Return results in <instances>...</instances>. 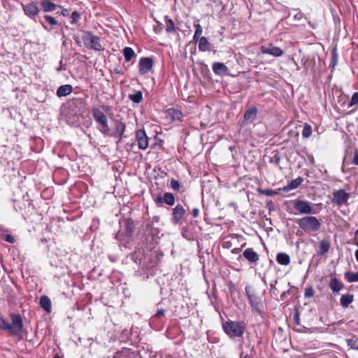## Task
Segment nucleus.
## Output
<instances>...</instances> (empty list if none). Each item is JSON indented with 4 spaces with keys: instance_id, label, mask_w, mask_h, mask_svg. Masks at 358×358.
Here are the masks:
<instances>
[{
    "instance_id": "bf43d9fd",
    "label": "nucleus",
    "mask_w": 358,
    "mask_h": 358,
    "mask_svg": "<svg viewBox=\"0 0 358 358\" xmlns=\"http://www.w3.org/2000/svg\"><path fill=\"white\" fill-rule=\"evenodd\" d=\"M102 108L104 109V110H107L108 108V107L107 106H102Z\"/></svg>"
},
{
    "instance_id": "cd10ccee",
    "label": "nucleus",
    "mask_w": 358,
    "mask_h": 358,
    "mask_svg": "<svg viewBox=\"0 0 358 358\" xmlns=\"http://www.w3.org/2000/svg\"><path fill=\"white\" fill-rule=\"evenodd\" d=\"M123 54L127 62H129L135 56L134 50L129 47H126L123 49Z\"/></svg>"
},
{
    "instance_id": "a211bd4d",
    "label": "nucleus",
    "mask_w": 358,
    "mask_h": 358,
    "mask_svg": "<svg viewBox=\"0 0 358 358\" xmlns=\"http://www.w3.org/2000/svg\"><path fill=\"white\" fill-rule=\"evenodd\" d=\"M319 247L320 249L317 252L316 255L320 257L329 252L331 245L329 241L324 239L320 241Z\"/></svg>"
},
{
    "instance_id": "37998d69",
    "label": "nucleus",
    "mask_w": 358,
    "mask_h": 358,
    "mask_svg": "<svg viewBox=\"0 0 358 358\" xmlns=\"http://www.w3.org/2000/svg\"><path fill=\"white\" fill-rule=\"evenodd\" d=\"M45 20L48 21V22H57V21L55 20L54 17L50 15H45Z\"/></svg>"
},
{
    "instance_id": "e433bc0d",
    "label": "nucleus",
    "mask_w": 358,
    "mask_h": 358,
    "mask_svg": "<svg viewBox=\"0 0 358 358\" xmlns=\"http://www.w3.org/2000/svg\"><path fill=\"white\" fill-rule=\"evenodd\" d=\"M347 343L348 345L350 347V348L358 350V342L356 340L348 339Z\"/></svg>"
},
{
    "instance_id": "f3484780",
    "label": "nucleus",
    "mask_w": 358,
    "mask_h": 358,
    "mask_svg": "<svg viewBox=\"0 0 358 358\" xmlns=\"http://www.w3.org/2000/svg\"><path fill=\"white\" fill-rule=\"evenodd\" d=\"M24 13L27 15L35 16L38 12V8L36 3L31 2L23 6Z\"/></svg>"
},
{
    "instance_id": "20e7f679",
    "label": "nucleus",
    "mask_w": 358,
    "mask_h": 358,
    "mask_svg": "<svg viewBox=\"0 0 358 358\" xmlns=\"http://www.w3.org/2000/svg\"><path fill=\"white\" fill-rule=\"evenodd\" d=\"M92 116L98 123L97 129L99 131L103 134H108V123L106 115L98 108H94L92 110Z\"/></svg>"
},
{
    "instance_id": "6e6552de",
    "label": "nucleus",
    "mask_w": 358,
    "mask_h": 358,
    "mask_svg": "<svg viewBox=\"0 0 358 358\" xmlns=\"http://www.w3.org/2000/svg\"><path fill=\"white\" fill-rule=\"evenodd\" d=\"M126 125L124 122L120 120H116L114 123V129L110 131L108 127V134H103L105 136H109L113 138H117V143L122 141L125 131Z\"/></svg>"
},
{
    "instance_id": "49530a36",
    "label": "nucleus",
    "mask_w": 358,
    "mask_h": 358,
    "mask_svg": "<svg viewBox=\"0 0 358 358\" xmlns=\"http://www.w3.org/2000/svg\"><path fill=\"white\" fill-rule=\"evenodd\" d=\"M6 241L9 243H13L15 239L11 235H7L6 237Z\"/></svg>"
},
{
    "instance_id": "052dcab7",
    "label": "nucleus",
    "mask_w": 358,
    "mask_h": 358,
    "mask_svg": "<svg viewBox=\"0 0 358 358\" xmlns=\"http://www.w3.org/2000/svg\"><path fill=\"white\" fill-rule=\"evenodd\" d=\"M246 245V243H244L241 245V248H244Z\"/></svg>"
},
{
    "instance_id": "7ed1b4c3",
    "label": "nucleus",
    "mask_w": 358,
    "mask_h": 358,
    "mask_svg": "<svg viewBox=\"0 0 358 358\" xmlns=\"http://www.w3.org/2000/svg\"><path fill=\"white\" fill-rule=\"evenodd\" d=\"M300 229L306 233L317 231L321 227L320 221L314 216H306L297 221Z\"/></svg>"
},
{
    "instance_id": "72a5a7b5",
    "label": "nucleus",
    "mask_w": 358,
    "mask_h": 358,
    "mask_svg": "<svg viewBox=\"0 0 358 358\" xmlns=\"http://www.w3.org/2000/svg\"><path fill=\"white\" fill-rule=\"evenodd\" d=\"M357 104H358V92H356L352 94L348 106L352 107Z\"/></svg>"
},
{
    "instance_id": "a18cd8bd",
    "label": "nucleus",
    "mask_w": 358,
    "mask_h": 358,
    "mask_svg": "<svg viewBox=\"0 0 358 358\" xmlns=\"http://www.w3.org/2000/svg\"><path fill=\"white\" fill-rule=\"evenodd\" d=\"M199 214V210L198 208H194L192 210V215L194 217H196Z\"/></svg>"
},
{
    "instance_id": "5701e85b",
    "label": "nucleus",
    "mask_w": 358,
    "mask_h": 358,
    "mask_svg": "<svg viewBox=\"0 0 358 358\" xmlns=\"http://www.w3.org/2000/svg\"><path fill=\"white\" fill-rule=\"evenodd\" d=\"M167 114L173 121L181 120L182 117V113L179 110L174 108L168 109Z\"/></svg>"
},
{
    "instance_id": "6e6d98bb",
    "label": "nucleus",
    "mask_w": 358,
    "mask_h": 358,
    "mask_svg": "<svg viewBox=\"0 0 358 358\" xmlns=\"http://www.w3.org/2000/svg\"><path fill=\"white\" fill-rule=\"evenodd\" d=\"M153 220L155 221V222H158L159 220V217L158 216H155L153 217Z\"/></svg>"
},
{
    "instance_id": "09e8293b",
    "label": "nucleus",
    "mask_w": 358,
    "mask_h": 358,
    "mask_svg": "<svg viewBox=\"0 0 358 358\" xmlns=\"http://www.w3.org/2000/svg\"><path fill=\"white\" fill-rule=\"evenodd\" d=\"M159 24H157V25L153 26V29L156 33H158L159 31V29H161Z\"/></svg>"
},
{
    "instance_id": "6ab92c4d",
    "label": "nucleus",
    "mask_w": 358,
    "mask_h": 358,
    "mask_svg": "<svg viewBox=\"0 0 358 358\" xmlns=\"http://www.w3.org/2000/svg\"><path fill=\"white\" fill-rule=\"evenodd\" d=\"M73 91V87L71 85H61L57 90V95L59 97L66 96L70 94Z\"/></svg>"
},
{
    "instance_id": "a19ab883",
    "label": "nucleus",
    "mask_w": 358,
    "mask_h": 358,
    "mask_svg": "<svg viewBox=\"0 0 358 358\" xmlns=\"http://www.w3.org/2000/svg\"><path fill=\"white\" fill-rule=\"evenodd\" d=\"M353 164L358 165V150H356L352 159Z\"/></svg>"
},
{
    "instance_id": "4d7b16f0",
    "label": "nucleus",
    "mask_w": 358,
    "mask_h": 358,
    "mask_svg": "<svg viewBox=\"0 0 358 358\" xmlns=\"http://www.w3.org/2000/svg\"><path fill=\"white\" fill-rule=\"evenodd\" d=\"M241 358H252L250 356L246 355L245 356H241Z\"/></svg>"
},
{
    "instance_id": "9d476101",
    "label": "nucleus",
    "mask_w": 358,
    "mask_h": 358,
    "mask_svg": "<svg viewBox=\"0 0 358 358\" xmlns=\"http://www.w3.org/2000/svg\"><path fill=\"white\" fill-rule=\"evenodd\" d=\"M136 137L138 141V148L141 150H145L148 147V138L143 129L137 130Z\"/></svg>"
},
{
    "instance_id": "a878e982",
    "label": "nucleus",
    "mask_w": 358,
    "mask_h": 358,
    "mask_svg": "<svg viewBox=\"0 0 358 358\" xmlns=\"http://www.w3.org/2000/svg\"><path fill=\"white\" fill-rule=\"evenodd\" d=\"M199 42V50L200 51L210 50V43L206 37H201Z\"/></svg>"
},
{
    "instance_id": "c9c22d12",
    "label": "nucleus",
    "mask_w": 358,
    "mask_h": 358,
    "mask_svg": "<svg viewBox=\"0 0 358 358\" xmlns=\"http://www.w3.org/2000/svg\"><path fill=\"white\" fill-rule=\"evenodd\" d=\"M315 291L312 287H306L305 289L304 296L306 298H310L313 296Z\"/></svg>"
},
{
    "instance_id": "b1692460",
    "label": "nucleus",
    "mask_w": 358,
    "mask_h": 358,
    "mask_svg": "<svg viewBox=\"0 0 358 358\" xmlns=\"http://www.w3.org/2000/svg\"><path fill=\"white\" fill-rule=\"evenodd\" d=\"M41 6L45 12L53 11L56 9L57 5L50 0H41Z\"/></svg>"
},
{
    "instance_id": "2eb2a0df",
    "label": "nucleus",
    "mask_w": 358,
    "mask_h": 358,
    "mask_svg": "<svg viewBox=\"0 0 358 358\" xmlns=\"http://www.w3.org/2000/svg\"><path fill=\"white\" fill-rule=\"evenodd\" d=\"M185 213V210L180 205H177L173 210L172 221L174 224H178Z\"/></svg>"
},
{
    "instance_id": "423d86ee",
    "label": "nucleus",
    "mask_w": 358,
    "mask_h": 358,
    "mask_svg": "<svg viewBox=\"0 0 358 358\" xmlns=\"http://www.w3.org/2000/svg\"><path fill=\"white\" fill-rule=\"evenodd\" d=\"M293 208L299 214H314L315 213L312 203L306 200L295 199L292 201Z\"/></svg>"
},
{
    "instance_id": "58836bf2",
    "label": "nucleus",
    "mask_w": 358,
    "mask_h": 358,
    "mask_svg": "<svg viewBox=\"0 0 358 358\" xmlns=\"http://www.w3.org/2000/svg\"><path fill=\"white\" fill-rule=\"evenodd\" d=\"M165 29L168 33L176 31V27H174V24H166Z\"/></svg>"
},
{
    "instance_id": "13d9d810",
    "label": "nucleus",
    "mask_w": 358,
    "mask_h": 358,
    "mask_svg": "<svg viewBox=\"0 0 358 358\" xmlns=\"http://www.w3.org/2000/svg\"><path fill=\"white\" fill-rule=\"evenodd\" d=\"M127 230L131 232V227L129 225H127Z\"/></svg>"
},
{
    "instance_id": "393cba45",
    "label": "nucleus",
    "mask_w": 358,
    "mask_h": 358,
    "mask_svg": "<svg viewBox=\"0 0 358 358\" xmlns=\"http://www.w3.org/2000/svg\"><path fill=\"white\" fill-rule=\"evenodd\" d=\"M329 286L334 292H338L343 287V283L336 278L331 280Z\"/></svg>"
},
{
    "instance_id": "bb28decb",
    "label": "nucleus",
    "mask_w": 358,
    "mask_h": 358,
    "mask_svg": "<svg viewBox=\"0 0 358 358\" xmlns=\"http://www.w3.org/2000/svg\"><path fill=\"white\" fill-rule=\"evenodd\" d=\"M354 300L352 294L343 295L341 298V304L343 307H348Z\"/></svg>"
},
{
    "instance_id": "473e14b6",
    "label": "nucleus",
    "mask_w": 358,
    "mask_h": 358,
    "mask_svg": "<svg viewBox=\"0 0 358 358\" xmlns=\"http://www.w3.org/2000/svg\"><path fill=\"white\" fill-rule=\"evenodd\" d=\"M195 27H196V30H195V33L194 35V40L198 41L200 38V36L202 34V28H201L200 24H196Z\"/></svg>"
},
{
    "instance_id": "ddd939ff",
    "label": "nucleus",
    "mask_w": 358,
    "mask_h": 358,
    "mask_svg": "<svg viewBox=\"0 0 358 358\" xmlns=\"http://www.w3.org/2000/svg\"><path fill=\"white\" fill-rule=\"evenodd\" d=\"M257 109L256 107L252 106L248 108L244 113V119L243 124L246 125L252 123L257 117Z\"/></svg>"
},
{
    "instance_id": "4468645a",
    "label": "nucleus",
    "mask_w": 358,
    "mask_h": 358,
    "mask_svg": "<svg viewBox=\"0 0 358 358\" xmlns=\"http://www.w3.org/2000/svg\"><path fill=\"white\" fill-rule=\"evenodd\" d=\"M243 256L251 264H256L259 260V255L252 248L245 250Z\"/></svg>"
},
{
    "instance_id": "79ce46f5",
    "label": "nucleus",
    "mask_w": 358,
    "mask_h": 358,
    "mask_svg": "<svg viewBox=\"0 0 358 358\" xmlns=\"http://www.w3.org/2000/svg\"><path fill=\"white\" fill-rule=\"evenodd\" d=\"M262 193L266 196H272L275 194L273 190L264 189L262 191Z\"/></svg>"
},
{
    "instance_id": "f8f14e48",
    "label": "nucleus",
    "mask_w": 358,
    "mask_h": 358,
    "mask_svg": "<svg viewBox=\"0 0 358 358\" xmlns=\"http://www.w3.org/2000/svg\"><path fill=\"white\" fill-rule=\"evenodd\" d=\"M153 66L152 59L149 57H143L139 61V72L141 74L148 73Z\"/></svg>"
},
{
    "instance_id": "603ef678",
    "label": "nucleus",
    "mask_w": 358,
    "mask_h": 358,
    "mask_svg": "<svg viewBox=\"0 0 358 358\" xmlns=\"http://www.w3.org/2000/svg\"><path fill=\"white\" fill-rule=\"evenodd\" d=\"M355 240H358V230L357 229L355 232Z\"/></svg>"
},
{
    "instance_id": "e2e57ef3",
    "label": "nucleus",
    "mask_w": 358,
    "mask_h": 358,
    "mask_svg": "<svg viewBox=\"0 0 358 358\" xmlns=\"http://www.w3.org/2000/svg\"><path fill=\"white\" fill-rule=\"evenodd\" d=\"M355 244L358 247V240H355Z\"/></svg>"
},
{
    "instance_id": "2f4dec72",
    "label": "nucleus",
    "mask_w": 358,
    "mask_h": 358,
    "mask_svg": "<svg viewBox=\"0 0 358 358\" xmlns=\"http://www.w3.org/2000/svg\"><path fill=\"white\" fill-rule=\"evenodd\" d=\"M312 134V127L310 124H306L302 131V136L308 138Z\"/></svg>"
},
{
    "instance_id": "7c9ffc66",
    "label": "nucleus",
    "mask_w": 358,
    "mask_h": 358,
    "mask_svg": "<svg viewBox=\"0 0 358 358\" xmlns=\"http://www.w3.org/2000/svg\"><path fill=\"white\" fill-rule=\"evenodd\" d=\"M345 278L349 282H358V272L352 273L350 271L346 272L345 273Z\"/></svg>"
},
{
    "instance_id": "5fc2aeb1",
    "label": "nucleus",
    "mask_w": 358,
    "mask_h": 358,
    "mask_svg": "<svg viewBox=\"0 0 358 358\" xmlns=\"http://www.w3.org/2000/svg\"><path fill=\"white\" fill-rule=\"evenodd\" d=\"M355 258L356 260L358 262V249L355 251Z\"/></svg>"
},
{
    "instance_id": "c756f323",
    "label": "nucleus",
    "mask_w": 358,
    "mask_h": 358,
    "mask_svg": "<svg viewBox=\"0 0 358 358\" xmlns=\"http://www.w3.org/2000/svg\"><path fill=\"white\" fill-rule=\"evenodd\" d=\"M164 202L169 206H173L175 203V197L172 193L166 192L164 195Z\"/></svg>"
},
{
    "instance_id": "412c9836",
    "label": "nucleus",
    "mask_w": 358,
    "mask_h": 358,
    "mask_svg": "<svg viewBox=\"0 0 358 358\" xmlns=\"http://www.w3.org/2000/svg\"><path fill=\"white\" fill-rule=\"evenodd\" d=\"M303 181V178L299 177L295 180H292L287 185L283 187L282 190L284 192H288L291 189H296Z\"/></svg>"
},
{
    "instance_id": "aec40b11",
    "label": "nucleus",
    "mask_w": 358,
    "mask_h": 358,
    "mask_svg": "<svg viewBox=\"0 0 358 358\" xmlns=\"http://www.w3.org/2000/svg\"><path fill=\"white\" fill-rule=\"evenodd\" d=\"M277 262L283 266H287L290 263V257L287 253L280 252L276 256Z\"/></svg>"
},
{
    "instance_id": "ea45409f",
    "label": "nucleus",
    "mask_w": 358,
    "mask_h": 358,
    "mask_svg": "<svg viewBox=\"0 0 358 358\" xmlns=\"http://www.w3.org/2000/svg\"><path fill=\"white\" fill-rule=\"evenodd\" d=\"M165 313V310L160 309L157 311L155 313V317L157 318H160L161 317L164 316Z\"/></svg>"
},
{
    "instance_id": "864d4df0",
    "label": "nucleus",
    "mask_w": 358,
    "mask_h": 358,
    "mask_svg": "<svg viewBox=\"0 0 358 358\" xmlns=\"http://www.w3.org/2000/svg\"><path fill=\"white\" fill-rule=\"evenodd\" d=\"M239 250H240L239 248H234V249L233 250V251H232V252H233L234 254H236V253H238V252Z\"/></svg>"
},
{
    "instance_id": "8fccbe9b",
    "label": "nucleus",
    "mask_w": 358,
    "mask_h": 358,
    "mask_svg": "<svg viewBox=\"0 0 358 358\" xmlns=\"http://www.w3.org/2000/svg\"><path fill=\"white\" fill-rule=\"evenodd\" d=\"M273 159H274L275 163L278 164L280 162V157L278 155H275L273 157Z\"/></svg>"
},
{
    "instance_id": "1a4fd4ad",
    "label": "nucleus",
    "mask_w": 358,
    "mask_h": 358,
    "mask_svg": "<svg viewBox=\"0 0 358 358\" xmlns=\"http://www.w3.org/2000/svg\"><path fill=\"white\" fill-rule=\"evenodd\" d=\"M332 195V203L338 206L347 204L350 198V194L347 193L344 189L336 190L333 192Z\"/></svg>"
},
{
    "instance_id": "680f3d73",
    "label": "nucleus",
    "mask_w": 358,
    "mask_h": 358,
    "mask_svg": "<svg viewBox=\"0 0 358 358\" xmlns=\"http://www.w3.org/2000/svg\"><path fill=\"white\" fill-rule=\"evenodd\" d=\"M53 358H61L58 354L55 355Z\"/></svg>"
},
{
    "instance_id": "f704fd0d",
    "label": "nucleus",
    "mask_w": 358,
    "mask_h": 358,
    "mask_svg": "<svg viewBox=\"0 0 358 358\" xmlns=\"http://www.w3.org/2000/svg\"><path fill=\"white\" fill-rule=\"evenodd\" d=\"M170 186L175 191H179L180 188V185L179 182L175 179H172L171 180Z\"/></svg>"
},
{
    "instance_id": "c03bdc74",
    "label": "nucleus",
    "mask_w": 358,
    "mask_h": 358,
    "mask_svg": "<svg viewBox=\"0 0 358 358\" xmlns=\"http://www.w3.org/2000/svg\"><path fill=\"white\" fill-rule=\"evenodd\" d=\"M336 62H337V56L335 54V52H333V55H332V59H331V62H332L333 67L336 65Z\"/></svg>"
},
{
    "instance_id": "f257e3e1",
    "label": "nucleus",
    "mask_w": 358,
    "mask_h": 358,
    "mask_svg": "<svg viewBox=\"0 0 358 358\" xmlns=\"http://www.w3.org/2000/svg\"><path fill=\"white\" fill-rule=\"evenodd\" d=\"M12 323L7 322L0 317V329L9 331L10 333L19 340L22 339L23 320L20 314L12 313L10 315Z\"/></svg>"
},
{
    "instance_id": "c85d7f7f",
    "label": "nucleus",
    "mask_w": 358,
    "mask_h": 358,
    "mask_svg": "<svg viewBox=\"0 0 358 358\" xmlns=\"http://www.w3.org/2000/svg\"><path fill=\"white\" fill-rule=\"evenodd\" d=\"M129 99L134 103H139L143 100V94L141 91H138L135 94H129Z\"/></svg>"
},
{
    "instance_id": "de8ad7c7",
    "label": "nucleus",
    "mask_w": 358,
    "mask_h": 358,
    "mask_svg": "<svg viewBox=\"0 0 358 358\" xmlns=\"http://www.w3.org/2000/svg\"><path fill=\"white\" fill-rule=\"evenodd\" d=\"M156 202L158 203H164V196H158L157 199H156Z\"/></svg>"
},
{
    "instance_id": "4c0bfd02",
    "label": "nucleus",
    "mask_w": 358,
    "mask_h": 358,
    "mask_svg": "<svg viewBox=\"0 0 358 358\" xmlns=\"http://www.w3.org/2000/svg\"><path fill=\"white\" fill-rule=\"evenodd\" d=\"M80 13L78 11H76V10L73 11L71 16V17L72 19L71 22H76L77 21H78L80 20Z\"/></svg>"
},
{
    "instance_id": "3c124183",
    "label": "nucleus",
    "mask_w": 358,
    "mask_h": 358,
    "mask_svg": "<svg viewBox=\"0 0 358 358\" xmlns=\"http://www.w3.org/2000/svg\"><path fill=\"white\" fill-rule=\"evenodd\" d=\"M62 14L63 15H64V16L68 15H69V10L63 9V10L62 11Z\"/></svg>"
},
{
    "instance_id": "f03ea898",
    "label": "nucleus",
    "mask_w": 358,
    "mask_h": 358,
    "mask_svg": "<svg viewBox=\"0 0 358 358\" xmlns=\"http://www.w3.org/2000/svg\"><path fill=\"white\" fill-rule=\"evenodd\" d=\"M224 332L230 337H241L245 329V324L242 321L229 320L222 324Z\"/></svg>"
},
{
    "instance_id": "0eeeda50",
    "label": "nucleus",
    "mask_w": 358,
    "mask_h": 358,
    "mask_svg": "<svg viewBox=\"0 0 358 358\" xmlns=\"http://www.w3.org/2000/svg\"><path fill=\"white\" fill-rule=\"evenodd\" d=\"M245 289L252 310L257 313H260L262 306L260 299L257 296L255 290L250 286H246Z\"/></svg>"
},
{
    "instance_id": "9b49d317",
    "label": "nucleus",
    "mask_w": 358,
    "mask_h": 358,
    "mask_svg": "<svg viewBox=\"0 0 358 358\" xmlns=\"http://www.w3.org/2000/svg\"><path fill=\"white\" fill-rule=\"evenodd\" d=\"M261 51L264 54H268L273 57H280L283 55V50L273 44H269L268 47L262 46Z\"/></svg>"
},
{
    "instance_id": "0e129e2a",
    "label": "nucleus",
    "mask_w": 358,
    "mask_h": 358,
    "mask_svg": "<svg viewBox=\"0 0 358 358\" xmlns=\"http://www.w3.org/2000/svg\"><path fill=\"white\" fill-rule=\"evenodd\" d=\"M168 22L172 23V22H173V21H172V20H169L168 21Z\"/></svg>"
},
{
    "instance_id": "4be33fe9",
    "label": "nucleus",
    "mask_w": 358,
    "mask_h": 358,
    "mask_svg": "<svg viewBox=\"0 0 358 358\" xmlns=\"http://www.w3.org/2000/svg\"><path fill=\"white\" fill-rule=\"evenodd\" d=\"M40 306L47 312L51 311V301L47 296H42L40 299Z\"/></svg>"
},
{
    "instance_id": "dca6fc26",
    "label": "nucleus",
    "mask_w": 358,
    "mask_h": 358,
    "mask_svg": "<svg viewBox=\"0 0 358 358\" xmlns=\"http://www.w3.org/2000/svg\"><path fill=\"white\" fill-rule=\"evenodd\" d=\"M212 69L216 75L221 76L227 75L229 72L227 66L222 62H214L212 65Z\"/></svg>"
},
{
    "instance_id": "39448f33",
    "label": "nucleus",
    "mask_w": 358,
    "mask_h": 358,
    "mask_svg": "<svg viewBox=\"0 0 358 358\" xmlns=\"http://www.w3.org/2000/svg\"><path fill=\"white\" fill-rule=\"evenodd\" d=\"M84 45L90 49L100 51L103 50V48L102 47L100 43V38L92 34L90 32H86L83 36L82 37Z\"/></svg>"
},
{
    "instance_id": "69168bd1",
    "label": "nucleus",
    "mask_w": 358,
    "mask_h": 358,
    "mask_svg": "<svg viewBox=\"0 0 358 358\" xmlns=\"http://www.w3.org/2000/svg\"><path fill=\"white\" fill-rule=\"evenodd\" d=\"M357 230H358V228H357Z\"/></svg>"
}]
</instances>
